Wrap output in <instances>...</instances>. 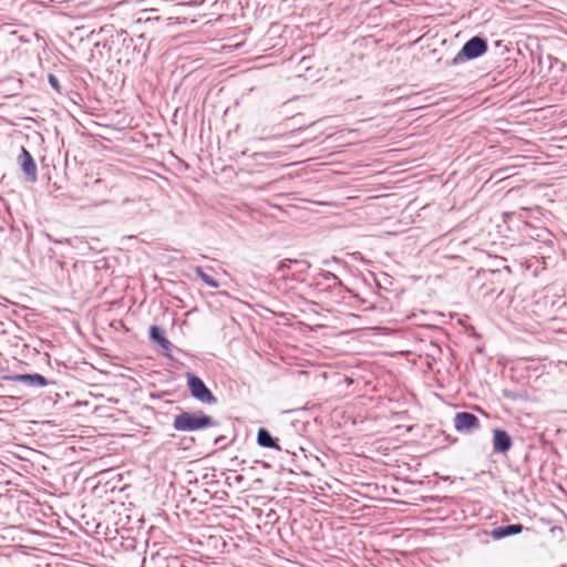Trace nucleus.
I'll list each match as a JSON object with an SVG mask.
<instances>
[{"instance_id":"nucleus-6","label":"nucleus","mask_w":567,"mask_h":567,"mask_svg":"<svg viewBox=\"0 0 567 567\" xmlns=\"http://www.w3.org/2000/svg\"><path fill=\"white\" fill-rule=\"evenodd\" d=\"M481 426L480 419L471 412H458L454 416V427L461 433H471Z\"/></svg>"},{"instance_id":"nucleus-15","label":"nucleus","mask_w":567,"mask_h":567,"mask_svg":"<svg viewBox=\"0 0 567 567\" xmlns=\"http://www.w3.org/2000/svg\"><path fill=\"white\" fill-rule=\"evenodd\" d=\"M252 157L255 159H259V158H262V159H274V158L278 157V154L277 153H269V152H258V153H255L252 155Z\"/></svg>"},{"instance_id":"nucleus-5","label":"nucleus","mask_w":567,"mask_h":567,"mask_svg":"<svg viewBox=\"0 0 567 567\" xmlns=\"http://www.w3.org/2000/svg\"><path fill=\"white\" fill-rule=\"evenodd\" d=\"M4 380L22 383L25 386L33 389L45 388L47 385L54 383V381H49L45 377L39 373H14L4 377Z\"/></svg>"},{"instance_id":"nucleus-9","label":"nucleus","mask_w":567,"mask_h":567,"mask_svg":"<svg viewBox=\"0 0 567 567\" xmlns=\"http://www.w3.org/2000/svg\"><path fill=\"white\" fill-rule=\"evenodd\" d=\"M493 451L498 454H506L513 445L511 435L502 429L493 430Z\"/></svg>"},{"instance_id":"nucleus-12","label":"nucleus","mask_w":567,"mask_h":567,"mask_svg":"<svg viewBox=\"0 0 567 567\" xmlns=\"http://www.w3.org/2000/svg\"><path fill=\"white\" fill-rule=\"evenodd\" d=\"M115 42H121L125 51L132 50V52H135L137 49L133 38L125 30L115 31V35H111V43L114 44Z\"/></svg>"},{"instance_id":"nucleus-7","label":"nucleus","mask_w":567,"mask_h":567,"mask_svg":"<svg viewBox=\"0 0 567 567\" xmlns=\"http://www.w3.org/2000/svg\"><path fill=\"white\" fill-rule=\"evenodd\" d=\"M18 162L22 172L25 174L29 182L34 183L38 178L37 164L31 153L25 148L21 147V153L18 157Z\"/></svg>"},{"instance_id":"nucleus-18","label":"nucleus","mask_w":567,"mask_h":567,"mask_svg":"<svg viewBox=\"0 0 567 567\" xmlns=\"http://www.w3.org/2000/svg\"><path fill=\"white\" fill-rule=\"evenodd\" d=\"M104 31H106V27L101 28V32H104Z\"/></svg>"},{"instance_id":"nucleus-14","label":"nucleus","mask_w":567,"mask_h":567,"mask_svg":"<svg viewBox=\"0 0 567 567\" xmlns=\"http://www.w3.org/2000/svg\"><path fill=\"white\" fill-rule=\"evenodd\" d=\"M194 271L196 272V275L208 286V287H212V288H218L219 287V282L212 276H209L208 274H206L203 269V267L200 266H196L194 267Z\"/></svg>"},{"instance_id":"nucleus-1","label":"nucleus","mask_w":567,"mask_h":567,"mask_svg":"<svg viewBox=\"0 0 567 567\" xmlns=\"http://www.w3.org/2000/svg\"><path fill=\"white\" fill-rule=\"evenodd\" d=\"M216 424L217 422L203 411H182L174 416L173 421V427L178 432H196Z\"/></svg>"},{"instance_id":"nucleus-11","label":"nucleus","mask_w":567,"mask_h":567,"mask_svg":"<svg viewBox=\"0 0 567 567\" xmlns=\"http://www.w3.org/2000/svg\"><path fill=\"white\" fill-rule=\"evenodd\" d=\"M257 444L264 449L281 451V447L278 444V439L274 437L265 427H260L257 432Z\"/></svg>"},{"instance_id":"nucleus-2","label":"nucleus","mask_w":567,"mask_h":567,"mask_svg":"<svg viewBox=\"0 0 567 567\" xmlns=\"http://www.w3.org/2000/svg\"><path fill=\"white\" fill-rule=\"evenodd\" d=\"M487 41L482 37L475 35L463 44L460 52L447 64L457 65L468 60L478 59L487 52Z\"/></svg>"},{"instance_id":"nucleus-13","label":"nucleus","mask_w":567,"mask_h":567,"mask_svg":"<svg viewBox=\"0 0 567 567\" xmlns=\"http://www.w3.org/2000/svg\"><path fill=\"white\" fill-rule=\"evenodd\" d=\"M319 276L322 277L326 281H331L332 285L329 286L330 288L332 289H338L339 292H342L346 290L342 281L339 279V277L337 275H334L333 272L331 271H327V270H321L319 272Z\"/></svg>"},{"instance_id":"nucleus-3","label":"nucleus","mask_w":567,"mask_h":567,"mask_svg":"<svg viewBox=\"0 0 567 567\" xmlns=\"http://www.w3.org/2000/svg\"><path fill=\"white\" fill-rule=\"evenodd\" d=\"M310 267V262L305 259L286 258L278 262L277 272L281 274L284 279L303 281L302 275H305Z\"/></svg>"},{"instance_id":"nucleus-10","label":"nucleus","mask_w":567,"mask_h":567,"mask_svg":"<svg viewBox=\"0 0 567 567\" xmlns=\"http://www.w3.org/2000/svg\"><path fill=\"white\" fill-rule=\"evenodd\" d=\"M523 529H524V526L522 524H519V523L508 524V525H503V526L494 527L489 532V536L494 540H499V539H503V538H506V537H509V536H514V535L520 534L523 532Z\"/></svg>"},{"instance_id":"nucleus-16","label":"nucleus","mask_w":567,"mask_h":567,"mask_svg":"<svg viewBox=\"0 0 567 567\" xmlns=\"http://www.w3.org/2000/svg\"><path fill=\"white\" fill-rule=\"evenodd\" d=\"M48 80L51 87L54 89L58 93H61L59 79L54 74H49Z\"/></svg>"},{"instance_id":"nucleus-4","label":"nucleus","mask_w":567,"mask_h":567,"mask_svg":"<svg viewBox=\"0 0 567 567\" xmlns=\"http://www.w3.org/2000/svg\"><path fill=\"white\" fill-rule=\"evenodd\" d=\"M187 388L192 398L196 401L205 404H216L217 398L213 394L210 389L205 384V382L194 373L186 374Z\"/></svg>"},{"instance_id":"nucleus-17","label":"nucleus","mask_w":567,"mask_h":567,"mask_svg":"<svg viewBox=\"0 0 567 567\" xmlns=\"http://www.w3.org/2000/svg\"><path fill=\"white\" fill-rule=\"evenodd\" d=\"M225 440H226V436L218 435L217 437H215L214 444L218 445L220 449H225L228 445V443H225Z\"/></svg>"},{"instance_id":"nucleus-19","label":"nucleus","mask_w":567,"mask_h":567,"mask_svg":"<svg viewBox=\"0 0 567 567\" xmlns=\"http://www.w3.org/2000/svg\"><path fill=\"white\" fill-rule=\"evenodd\" d=\"M431 344H433V346L439 348V346L434 341H431Z\"/></svg>"},{"instance_id":"nucleus-8","label":"nucleus","mask_w":567,"mask_h":567,"mask_svg":"<svg viewBox=\"0 0 567 567\" xmlns=\"http://www.w3.org/2000/svg\"><path fill=\"white\" fill-rule=\"evenodd\" d=\"M150 340L156 344H158L163 349V354L168 358L173 359L172 355V342L165 337V330L156 324H153L150 327L148 332Z\"/></svg>"}]
</instances>
